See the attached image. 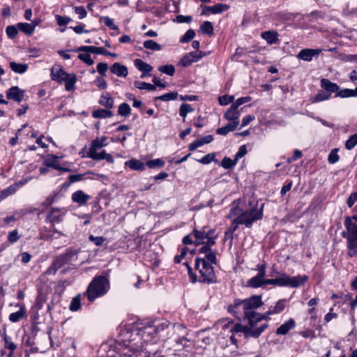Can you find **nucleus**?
<instances>
[{"label": "nucleus", "mask_w": 357, "mask_h": 357, "mask_svg": "<svg viewBox=\"0 0 357 357\" xmlns=\"http://www.w3.org/2000/svg\"><path fill=\"white\" fill-rule=\"evenodd\" d=\"M331 96V93L324 91H319L312 98V102H317L328 100Z\"/></svg>", "instance_id": "37998d69"}, {"label": "nucleus", "mask_w": 357, "mask_h": 357, "mask_svg": "<svg viewBox=\"0 0 357 357\" xmlns=\"http://www.w3.org/2000/svg\"><path fill=\"white\" fill-rule=\"evenodd\" d=\"M236 163L237 160H236L235 158L234 160H231L229 158L225 157L221 162V165L225 169H231L236 165Z\"/></svg>", "instance_id": "49530a36"}, {"label": "nucleus", "mask_w": 357, "mask_h": 357, "mask_svg": "<svg viewBox=\"0 0 357 357\" xmlns=\"http://www.w3.org/2000/svg\"><path fill=\"white\" fill-rule=\"evenodd\" d=\"M247 153V146L246 145H242L238 149V152L235 155L236 160H238L240 158H243Z\"/></svg>", "instance_id": "69168bd1"}, {"label": "nucleus", "mask_w": 357, "mask_h": 357, "mask_svg": "<svg viewBox=\"0 0 357 357\" xmlns=\"http://www.w3.org/2000/svg\"><path fill=\"white\" fill-rule=\"evenodd\" d=\"M146 165L149 168L162 167L165 165V162L162 159H154L146 162Z\"/></svg>", "instance_id": "3c124183"}, {"label": "nucleus", "mask_w": 357, "mask_h": 357, "mask_svg": "<svg viewBox=\"0 0 357 357\" xmlns=\"http://www.w3.org/2000/svg\"><path fill=\"white\" fill-rule=\"evenodd\" d=\"M307 280L306 275L289 276L285 273H282L279 277L274 279H269L266 281L268 284H273L279 287H298L305 284Z\"/></svg>", "instance_id": "39448f33"}, {"label": "nucleus", "mask_w": 357, "mask_h": 357, "mask_svg": "<svg viewBox=\"0 0 357 357\" xmlns=\"http://www.w3.org/2000/svg\"><path fill=\"white\" fill-rule=\"evenodd\" d=\"M160 327L163 330V324L155 326L149 324L144 328L140 329L139 335L144 342H151L156 337V335L159 333V329Z\"/></svg>", "instance_id": "6e6552de"}, {"label": "nucleus", "mask_w": 357, "mask_h": 357, "mask_svg": "<svg viewBox=\"0 0 357 357\" xmlns=\"http://www.w3.org/2000/svg\"><path fill=\"white\" fill-rule=\"evenodd\" d=\"M286 301L284 299L279 300L274 306H271L269 310L264 313V320L269 319V316L272 314H279L285 308Z\"/></svg>", "instance_id": "2eb2a0df"}, {"label": "nucleus", "mask_w": 357, "mask_h": 357, "mask_svg": "<svg viewBox=\"0 0 357 357\" xmlns=\"http://www.w3.org/2000/svg\"><path fill=\"white\" fill-rule=\"evenodd\" d=\"M344 225L347 230V236H344L347 238H351L357 236V222H354L352 219L347 218L344 221Z\"/></svg>", "instance_id": "dca6fc26"}, {"label": "nucleus", "mask_w": 357, "mask_h": 357, "mask_svg": "<svg viewBox=\"0 0 357 357\" xmlns=\"http://www.w3.org/2000/svg\"><path fill=\"white\" fill-rule=\"evenodd\" d=\"M110 70L114 75L119 77H126L128 75V68L126 66L119 63H114L110 68Z\"/></svg>", "instance_id": "4be33fe9"}, {"label": "nucleus", "mask_w": 357, "mask_h": 357, "mask_svg": "<svg viewBox=\"0 0 357 357\" xmlns=\"http://www.w3.org/2000/svg\"><path fill=\"white\" fill-rule=\"evenodd\" d=\"M205 253H206V258H205L206 261L208 263L210 262L211 264H215L217 262L215 252H212L210 249L209 251H208L207 252H205Z\"/></svg>", "instance_id": "680f3d73"}, {"label": "nucleus", "mask_w": 357, "mask_h": 357, "mask_svg": "<svg viewBox=\"0 0 357 357\" xmlns=\"http://www.w3.org/2000/svg\"><path fill=\"white\" fill-rule=\"evenodd\" d=\"M268 326L267 323L262 324L259 327H251L243 326L241 324H236L231 329V332L232 333H238L241 332L244 334L246 338L248 337H254L257 338L260 336V335L266 329Z\"/></svg>", "instance_id": "0eeeda50"}, {"label": "nucleus", "mask_w": 357, "mask_h": 357, "mask_svg": "<svg viewBox=\"0 0 357 357\" xmlns=\"http://www.w3.org/2000/svg\"><path fill=\"white\" fill-rule=\"evenodd\" d=\"M237 126L236 122H229L226 126L217 129L216 133L220 135H226L229 132L234 131Z\"/></svg>", "instance_id": "473e14b6"}, {"label": "nucleus", "mask_w": 357, "mask_h": 357, "mask_svg": "<svg viewBox=\"0 0 357 357\" xmlns=\"http://www.w3.org/2000/svg\"><path fill=\"white\" fill-rule=\"evenodd\" d=\"M213 160H215V154L214 153H208V154L204 155L201 159L197 160V161L199 162L204 164V165L210 164Z\"/></svg>", "instance_id": "bf43d9fd"}, {"label": "nucleus", "mask_w": 357, "mask_h": 357, "mask_svg": "<svg viewBox=\"0 0 357 357\" xmlns=\"http://www.w3.org/2000/svg\"><path fill=\"white\" fill-rule=\"evenodd\" d=\"M15 186L10 185L0 192V201L6 199L8 196L15 192Z\"/></svg>", "instance_id": "09e8293b"}, {"label": "nucleus", "mask_w": 357, "mask_h": 357, "mask_svg": "<svg viewBox=\"0 0 357 357\" xmlns=\"http://www.w3.org/2000/svg\"><path fill=\"white\" fill-rule=\"evenodd\" d=\"M175 341L177 347L176 350L178 351L185 349L187 351H190L194 346L193 342L187 339L185 336L178 337Z\"/></svg>", "instance_id": "6ab92c4d"}, {"label": "nucleus", "mask_w": 357, "mask_h": 357, "mask_svg": "<svg viewBox=\"0 0 357 357\" xmlns=\"http://www.w3.org/2000/svg\"><path fill=\"white\" fill-rule=\"evenodd\" d=\"M212 13L213 14H218L221 13L225 10H227L229 8V6L227 4L223 3H217L214 6H212Z\"/></svg>", "instance_id": "8fccbe9b"}, {"label": "nucleus", "mask_w": 357, "mask_h": 357, "mask_svg": "<svg viewBox=\"0 0 357 357\" xmlns=\"http://www.w3.org/2000/svg\"><path fill=\"white\" fill-rule=\"evenodd\" d=\"M194 109L192 106L187 103H183L180 106L179 114L183 117V121H185V119L188 113L192 112Z\"/></svg>", "instance_id": "4c0bfd02"}, {"label": "nucleus", "mask_w": 357, "mask_h": 357, "mask_svg": "<svg viewBox=\"0 0 357 357\" xmlns=\"http://www.w3.org/2000/svg\"><path fill=\"white\" fill-rule=\"evenodd\" d=\"M98 102L107 109L112 108L114 105V100L109 93L102 94L100 97Z\"/></svg>", "instance_id": "a878e982"}, {"label": "nucleus", "mask_w": 357, "mask_h": 357, "mask_svg": "<svg viewBox=\"0 0 357 357\" xmlns=\"http://www.w3.org/2000/svg\"><path fill=\"white\" fill-rule=\"evenodd\" d=\"M125 165L132 170L142 171L145 169L144 163L137 159L126 161Z\"/></svg>", "instance_id": "cd10ccee"}, {"label": "nucleus", "mask_w": 357, "mask_h": 357, "mask_svg": "<svg viewBox=\"0 0 357 357\" xmlns=\"http://www.w3.org/2000/svg\"><path fill=\"white\" fill-rule=\"evenodd\" d=\"M135 65L137 68L142 73H149L152 70L153 68L147 63L144 62L141 59H135Z\"/></svg>", "instance_id": "f704fd0d"}, {"label": "nucleus", "mask_w": 357, "mask_h": 357, "mask_svg": "<svg viewBox=\"0 0 357 357\" xmlns=\"http://www.w3.org/2000/svg\"><path fill=\"white\" fill-rule=\"evenodd\" d=\"M321 52L320 49H303L298 52L297 58L305 61H310L313 57L318 56Z\"/></svg>", "instance_id": "f8f14e48"}, {"label": "nucleus", "mask_w": 357, "mask_h": 357, "mask_svg": "<svg viewBox=\"0 0 357 357\" xmlns=\"http://www.w3.org/2000/svg\"><path fill=\"white\" fill-rule=\"evenodd\" d=\"M357 145V134H354L349 137L345 142V148L347 150L353 149Z\"/></svg>", "instance_id": "c03bdc74"}, {"label": "nucleus", "mask_w": 357, "mask_h": 357, "mask_svg": "<svg viewBox=\"0 0 357 357\" xmlns=\"http://www.w3.org/2000/svg\"><path fill=\"white\" fill-rule=\"evenodd\" d=\"M337 96L341 98L356 96V91L352 89H343L340 91Z\"/></svg>", "instance_id": "6e6d98bb"}, {"label": "nucleus", "mask_w": 357, "mask_h": 357, "mask_svg": "<svg viewBox=\"0 0 357 357\" xmlns=\"http://www.w3.org/2000/svg\"><path fill=\"white\" fill-rule=\"evenodd\" d=\"M202 33L212 35L213 33V27L212 23L208 21H205L200 26Z\"/></svg>", "instance_id": "a18cd8bd"}, {"label": "nucleus", "mask_w": 357, "mask_h": 357, "mask_svg": "<svg viewBox=\"0 0 357 357\" xmlns=\"http://www.w3.org/2000/svg\"><path fill=\"white\" fill-rule=\"evenodd\" d=\"M158 70L162 73H165L168 75L172 76L174 74L175 68L173 65H165L160 66Z\"/></svg>", "instance_id": "603ef678"}, {"label": "nucleus", "mask_w": 357, "mask_h": 357, "mask_svg": "<svg viewBox=\"0 0 357 357\" xmlns=\"http://www.w3.org/2000/svg\"><path fill=\"white\" fill-rule=\"evenodd\" d=\"M347 255L351 257L357 256V236L351 238H347Z\"/></svg>", "instance_id": "5701e85b"}, {"label": "nucleus", "mask_w": 357, "mask_h": 357, "mask_svg": "<svg viewBox=\"0 0 357 357\" xmlns=\"http://www.w3.org/2000/svg\"><path fill=\"white\" fill-rule=\"evenodd\" d=\"M95 84L100 89H105L107 87V84L105 79L101 77H98L94 81Z\"/></svg>", "instance_id": "e2e57ef3"}, {"label": "nucleus", "mask_w": 357, "mask_h": 357, "mask_svg": "<svg viewBox=\"0 0 357 357\" xmlns=\"http://www.w3.org/2000/svg\"><path fill=\"white\" fill-rule=\"evenodd\" d=\"M10 68L15 73L23 74L28 69V65L26 63H18L15 61L10 63Z\"/></svg>", "instance_id": "7c9ffc66"}, {"label": "nucleus", "mask_w": 357, "mask_h": 357, "mask_svg": "<svg viewBox=\"0 0 357 357\" xmlns=\"http://www.w3.org/2000/svg\"><path fill=\"white\" fill-rule=\"evenodd\" d=\"M81 307V296L80 294L75 296L70 304L69 309L73 312H76Z\"/></svg>", "instance_id": "58836bf2"}, {"label": "nucleus", "mask_w": 357, "mask_h": 357, "mask_svg": "<svg viewBox=\"0 0 357 357\" xmlns=\"http://www.w3.org/2000/svg\"><path fill=\"white\" fill-rule=\"evenodd\" d=\"M134 86L139 89H144L147 91H154L155 89V85L141 81H135Z\"/></svg>", "instance_id": "a19ab883"}, {"label": "nucleus", "mask_w": 357, "mask_h": 357, "mask_svg": "<svg viewBox=\"0 0 357 357\" xmlns=\"http://www.w3.org/2000/svg\"><path fill=\"white\" fill-rule=\"evenodd\" d=\"M17 26L19 30L29 36L32 35L34 32V25H31V23L20 22L17 24Z\"/></svg>", "instance_id": "72a5a7b5"}, {"label": "nucleus", "mask_w": 357, "mask_h": 357, "mask_svg": "<svg viewBox=\"0 0 357 357\" xmlns=\"http://www.w3.org/2000/svg\"><path fill=\"white\" fill-rule=\"evenodd\" d=\"M178 93L177 92H170L165 94H163L162 96H158L155 98L156 100H160L162 101H169L172 100L176 99L178 97Z\"/></svg>", "instance_id": "de8ad7c7"}, {"label": "nucleus", "mask_w": 357, "mask_h": 357, "mask_svg": "<svg viewBox=\"0 0 357 357\" xmlns=\"http://www.w3.org/2000/svg\"><path fill=\"white\" fill-rule=\"evenodd\" d=\"M61 66L59 65L54 66L51 69V77L54 81L58 82H63L64 77L67 75Z\"/></svg>", "instance_id": "a211bd4d"}, {"label": "nucleus", "mask_w": 357, "mask_h": 357, "mask_svg": "<svg viewBox=\"0 0 357 357\" xmlns=\"http://www.w3.org/2000/svg\"><path fill=\"white\" fill-rule=\"evenodd\" d=\"M131 112V108L127 103H121L118 108V114L122 116H128Z\"/></svg>", "instance_id": "79ce46f5"}, {"label": "nucleus", "mask_w": 357, "mask_h": 357, "mask_svg": "<svg viewBox=\"0 0 357 357\" xmlns=\"http://www.w3.org/2000/svg\"><path fill=\"white\" fill-rule=\"evenodd\" d=\"M193 233L196 238L195 243L203 245L199 250L200 252L209 251L211 246L215 243V239L218 237V234L215 233V230L208 227H203L199 231L195 229Z\"/></svg>", "instance_id": "20e7f679"}, {"label": "nucleus", "mask_w": 357, "mask_h": 357, "mask_svg": "<svg viewBox=\"0 0 357 357\" xmlns=\"http://www.w3.org/2000/svg\"><path fill=\"white\" fill-rule=\"evenodd\" d=\"M278 33L275 31H266L261 33V38L264 39L268 44H275L278 41Z\"/></svg>", "instance_id": "393cba45"}, {"label": "nucleus", "mask_w": 357, "mask_h": 357, "mask_svg": "<svg viewBox=\"0 0 357 357\" xmlns=\"http://www.w3.org/2000/svg\"><path fill=\"white\" fill-rule=\"evenodd\" d=\"M92 116L95 119H106L112 116L113 113L109 109H98L93 112Z\"/></svg>", "instance_id": "2f4dec72"}, {"label": "nucleus", "mask_w": 357, "mask_h": 357, "mask_svg": "<svg viewBox=\"0 0 357 357\" xmlns=\"http://www.w3.org/2000/svg\"><path fill=\"white\" fill-rule=\"evenodd\" d=\"M18 29H19L17 28V26L16 27L13 25L8 26L6 27V33H7L8 38H10L11 39L14 38L18 33Z\"/></svg>", "instance_id": "13d9d810"}, {"label": "nucleus", "mask_w": 357, "mask_h": 357, "mask_svg": "<svg viewBox=\"0 0 357 357\" xmlns=\"http://www.w3.org/2000/svg\"><path fill=\"white\" fill-rule=\"evenodd\" d=\"M65 82V88L66 91L73 90L75 88V84L77 82V77L75 74L70 73L67 74L63 80Z\"/></svg>", "instance_id": "bb28decb"}, {"label": "nucleus", "mask_w": 357, "mask_h": 357, "mask_svg": "<svg viewBox=\"0 0 357 357\" xmlns=\"http://www.w3.org/2000/svg\"><path fill=\"white\" fill-rule=\"evenodd\" d=\"M195 268L200 273L202 282L212 283L215 281L213 267L205 259H197Z\"/></svg>", "instance_id": "423d86ee"}, {"label": "nucleus", "mask_w": 357, "mask_h": 357, "mask_svg": "<svg viewBox=\"0 0 357 357\" xmlns=\"http://www.w3.org/2000/svg\"><path fill=\"white\" fill-rule=\"evenodd\" d=\"M321 86L329 93L337 92L339 89L338 86L335 83H333L325 78L321 79Z\"/></svg>", "instance_id": "b1692460"}, {"label": "nucleus", "mask_w": 357, "mask_h": 357, "mask_svg": "<svg viewBox=\"0 0 357 357\" xmlns=\"http://www.w3.org/2000/svg\"><path fill=\"white\" fill-rule=\"evenodd\" d=\"M241 111L231 105L225 113L224 118L230 122H236V125L238 126Z\"/></svg>", "instance_id": "ddd939ff"}, {"label": "nucleus", "mask_w": 357, "mask_h": 357, "mask_svg": "<svg viewBox=\"0 0 357 357\" xmlns=\"http://www.w3.org/2000/svg\"><path fill=\"white\" fill-rule=\"evenodd\" d=\"M204 56H206V54L201 51L191 52L185 54L180 60L179 64H181L183 67H188L190 66L192 63L197 62Z\"/></svg>", "instance_id": "1a4fd4ad"}, {"label": "nucleus", "mask_w": 357, "mask_h": 357, "mask_svg": "<svg viewBox=\"0 0 357 357\" xmlns=\"http://www.w3.org/2000/svg\"><path fill=\"white\" fill-rule=\"evenodd\" d=\"M90 199L91 197L81 190L75 191L72 195L73 202L80 206L85 205Z\"/></svg>", "instance_id": "f3484780"}, {"label": "nucleus", "mask_w": 357, "mask_h": 357, "mask_svg": "<svg viewBox=\"0 0 357 357\" xmlns=\"http://www.w3.org/2000/svg\"><path fill=\"white\" fill-rule=\"evenodd\" d=\"M337 152H338L337 149H334L330 152V153L328 156V160L329 163L335 164L337 162H338L340 158L337 154Z\"/></svg>", "instance_id": "5fc2aeb1"}, {"label": "nucleus", "mask_w": 357, "mask_h": 357, "mask_svg": "<svg viewBox=\"0 0 357 357\" xmlns=\"http://www.w3.org/2000/svg\"><path fill=\"white\" fill-rule=\"evenodd\" d=\"M195 36V32L192 29L188 30L185 33L181 38V43H188Z\"/></svg>", "instance_id": "864d4df0"}, {"label": "nucleus", "mask_w": 357, "mask_h": 357, "mask_svg": "<svg viewBox=\"0 0 357 357\" xmlns=\"http://www.w3.org/2000/svg\"><path fill=\"white\" fill-rule=\"evenodd\" d=\"M24 96V91L20 89L18 86H12L6 92V97L10 100H13L20 102Z\"/></svg>", "instance_id": "4468645a"}, {"label": "nucleus", "mask_w": 357, "mask_h": 357, "mask_svg": "<svg viewBox=\"0 0 357 357\" xmlns=\"http://www.w3.org/2000/svg\"><path fill=\"white\" fill-rule=\"evenodd\" d=\"M357 202V192H353L350 195L347 199V204L349 207L353 206V205Z\"/></svg>", "instance_id": "774afa93"}, {"label": "nucleus", "mask_w": 357, "mask_h": 357, "mask_svg": "<svg viewBox=\"0 0 357 357\" xmlns=\"http://www.w3.org/2000/svg\"><path fill=\"white\" fill-rule=\"evenodd\" d=\"M1 337L3 339L4 342H5V348L8 349L10 351L9 354V356H12L13 354V351L17 348L16 344L12 341L11 337L6 335V331H4L1 333Z\"/></svg>", "instance_id": "c85d7f7f"}, {"label": "nucleus", "mask_w": 357, "mask_h": 357, "mask_svg": "<svg viewBox=\"0 0 357 357\" xmlns=\"http://www.w3.org/2000/svg\"><path fill=\"white\" fill-rule=\"evenodd\" d=\"M25 314V310L23 306L20 307V310L16 312L11 313L9 315V320L11 322L15 323L19 321Z\"/></svg>", "instance_id": "e433bc0d"}, {"label": "nucleus", "mask_w": 357, "mask_h": 357, "mask_svg": "<svg viewBox=\"0 0 357 357\" xmlns=\"http://www.w3.org/2000/svg\"><path fill=\"white\" fill-rule=\"evenodd\" d=\"M236 202L237 201L233 202L227 218H231L234 216H237L238 222L248 228H250L255 222L262 218L263 205H261L260 208H258L257 202L254 203L250 202L249 208L243 210L238 207Z\"/></svg>", "instance_id": "f03ea898"}, {"label": "nucleus", "mask_w": 357, "mask_h": 357, "mask_svg": "<svg viewBox=\"0 0 357 357\" xmlns=\"http://www.w3.org/2000/svg\"><path fill=\"white\" fill-rule=\"evenodd\" d=\"M77 51V52H90V53L97 54H102V55H105V56H110L112 57L116 56V54L115 53H111L102 47L82 46V47H79Z\"/></svg>", "instance_id": "9b49d317"}, {"label": "nucleus", "mask_w": 357, "mask_h": 357, "mask_svg": "<svg viewBox=\"0 0 357 357\" xmlns=\"http://www.w3.org/2000/svg\"><path fill=\"white\" fill-rule=\"evenodd\" d=\"M108 68V65L106 63H99L97 65V71L99 74L104 76L105 75Z\"/></svg>", "instance_id": "338daca9"}, {"label": "nucleus", "mask_w": 357, "mask_h": 357, "mask_svg": "<svg viewBox=\"0 0 357 357\" xmlns=\"http://www.w3.org/2000/svg\"><path fill=\"white\" fill-rule=\"evenodd\" d=\"M107 146V137H102L100 139H95L91 142V147L89 149H98L102 147Z\"/></svg>", "instance_id": "c9c22d12"}, {"label": "nucleus", "mask_w": 357, "mask_h": 357, "mask_svg": "<svg viewBox=\"0 0 357 357\" xmlns=\"http://www.w3.org/2000/svg\"><path fill=\"white\" fill-rule=\"evenodd\" d=\"M20 236L18 234V231L15 229L8 233V240L10 243H14L20 239Z\"/></svg>", "instance_id": "052dcab7"}, {"label": "nucleus", "mask_w": 357, "mask_h": 357, "mask_svg": "<svg viewBox=\"0 0 357 357\" xmlns=\"http://www.w3.org/2000/svg\"><path fill=\"white\" fill-rule=\"evenodd\" d=\"M262 305L261 296L255 295L244 300H235L228 310L238 319H247L251 327H256L258 322L264 320V314L256 312Z\"/></svg>", "instance_id": "f257e3e1"}, {"label": "nucleus", "mask_w": 357, "mask_h": 357, "mask_svg": "<svg viewBox=\"0 0 357 357\" xmlns=\"http://www.w3.org/2000/svg\"><path fill=\"white\" fill-rule=\"evenodd\" d=\"M234 99V96L225 95V96L219 97L218 101H219V104L220 105H227L232 102Z\"/></svg>", "instance_id": "4d7b16f0"}, {"label": "nucleus", "mask_w": 357, "mask_h": 357, "mask_svg": "<svg viewBox=\"0 0 357 357\" xmlns=\"http://www.w3.org/2000/svg\"><path fill=\"white\" fill-rule=\"evenodd\" d=\"M143 45L146 49H149L153 51H160L162 49L161 45L153 40H145Z\"/></svg>", "instance_id": "ea45409f"}, {"label": "nucleus", "mask_w": 357, "mask_h": 357, "mask_svg": "<svg viewBox=\"0 0 357 357\" xmlns=\"http://www.w3.org/2000/svg\"><path fill=\"white\" fill-rule=\"evenodd\" d=\"M88 156L96 160H106L109 163L114 162L113 157L109 153H107L105 151L98 152V149H89Z\"/></svg>", "instance_id": "9d476101"}, {"label": "nucleus", "mask_w": 357, "mask_h": 357, "mask_svg": "<svg viewBox=\"0 0 357 357\" xmlns=\"http://www.w3.org/2000/svg\"><path fill=\"white\" fill-rule=\"evenodd\" d=\"M78 58L86 64H88L89 66H91L94 63L91 56L88 54H79L78 55Z\"/></svg>", "instance_id": "0e129e2a"}, {"label": "nucleus", "mask_w": 357, "mask_h": 357, "mask_svg": "<svg viewBox=\"0 0 357 357\" xmlns=\"http://www.w3.org/2000/svg\"><path fill=\"white\" fill-rule=\"evenodd\" d=\"M296 326V322L293 319H289L287 321L282 324L276 329V334L284 335H287L291 330L294 329Z\"/></svg>", "instance_id": "aec40b11"}, {"label": "nucleus", "mask_w": 357, "mask_h": 357, "mask_svg": "<svg viewBox=\"0 0 357 357\" xmlns=\"http://www.w3.org/2000/svg\"><path fill=\"white\" fill-rule=\"evenodd\" d=\"M269 279H265L264 276L257 275L256 276L250 278L247 282V285L252 288H258L265 284H268L266 282Z\"/></svg>", "instance_id": "412c9836"}, {"label": "nucleus", "mask_w": 357, "mask_h": 357, "mask_svg": "<svg viewBox=\"0 0 357 357\" xmlns=\"http://www.w3.org/2000/svg\"><path fill=\"white\" fill-rule=\"evenodd\" d=\"M109 289V280L102 275L95 277L88 286L85 294L90 302L106 294Z\"/></svg>", "instance_id": "7ed1b4c3"}, {"label": "nucleus", "mask_w": 357, "mask_h": 357, "mask_svg": "<svg viewBox=\"0 0 357 357\" xmlns=\"http://www.w3.org/2000/svg\"><path fill=\"white\" fill-rule=\"evenodd\" d=\"M52 159L47 158L45 160V163L46 166L52 167L56 170H61L63 172H70V169L68 168L61 167L59 164L56 163V160L58 158L57 156L52 155Z\"/></svg>", "instance_id": "c756f323"}]
</instances>
